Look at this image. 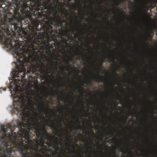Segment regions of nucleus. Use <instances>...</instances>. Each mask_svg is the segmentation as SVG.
<instances>
[{
    "instance_id": "nucleus-1",
    "label": "nucleus",
    "mask_w": 157,
    "mask_h": 157,
    "mask_svg": "<svg viewBox=\"0 0 157 157\" xmlns=\"http://www.w3.org/2000/svg\"><path fill=\"white\" fill-rule=\"evenodd\" d=\"M18 90L16 89L14 98L12 114L21 115L22 121L17 122V125L8 124L7 126L1 125L0 130V157H52L53 155L49 154L53 151L52 148H49L50 145L53 147V143L50 140L48 148L47 146L45 148H41L36 150L35 148L27 145V142L30 144L33 143L30 140L29 131L31 125H33V114L30 112V106L31 105L33 109V112L37 109L33 105L37 106L41 111H47L51 110L45 107V102L36 99L33 102L29 99L28 96L23 94H17Z\"/></svg>"
},
{
    "instance_id": "nucleus-2",
    "label": "nucleus",
    "mask_w": 157,
    "mask_h": 157,
    "mask_svg": "<svg viewBox=\"0 0 157 157\" xmlns=\"http://www.w3.org/2000/svg\"><path fill=\"white\" fill-rule=\"evenodd\" d=\"M38 11L40 13L44 14L41 16L42 21L40 20L41 23L39 24L41 25L39 32L37 31L36 35L31 34V37H29V40L32 41L33 44L31 45L33 51L31 52V55L29 59L31 62L34 63L33 66V70H36V75L41 74V77L44 79L47 78L48 76H50L48 74L50 73L51 71L48 68H47V66L44 62L42 61L47 57L46 55H51V58L55 61H50L53 63L57 69V67L59 66L58 63L59 58L56 55L52 54L51 49L54 50V43H53V45H50V42L52 41L54 37L58 36V31L53 29L52 25L56 27H58L59 32H64L65 30L62 29L61 28L62 26V24L66 22V20L64 18H66V13L64 12V16L62 19L60 15H58L56 17L48 18V17L53 15V10L52 9V13L48 15L46 13V9L43 8H40Z\"/></svg>"
},
{
    "instance_id": "nucleus-3",
    "label": "nucleus",
    "mask_w": 157,
    "mask_h": 157,
    "mask_svg": "<svg viewBox=\"0 0 157 157\" xmlns=\"http://www.w3.org/2000/svg\"><path fill=\"white\" fill-rule=\"evenodd\" d=\"M40 3L39 0H34L30 2L29 6L24 12L26 13V16L21 20V23L18 25L16 22V26L20 28L19 31H15L13 27H11L9 30L10 33H6L5 38L1 40L5 45L9 46L10 48L15 50L17 55V63L18 65H20V63L18 57L22 54L24 57L29 58L31 52L33 50L31 47L33 43L29 40V37H31V34L36 35L37 31H40V29L38 28L41 22L40 20L42 21L41 16L44 15L38 12L40 5L41 6L40 8H43ZM33 64L30 59L26 64V63H24V67L28 73L36 74V70H33Z\"/></svg>"
},
{
    "instance_id": "nucleus-4",
    "label": "nucleus",
    "mask_w": 157,
    "mask_h": 157,
    "mask_svg": "<svg viewBox=\"0 0 157 157\" xmlns=\"http://www.w3.org/2000/svg\"><path fill=\"white\" fill-rule=\"evenodd\" d=\"M33 0H0V40L5 38L6 33H10L11 27L15 31L19 30L16 22L21 24V20L26 16L24 12Z\"/></svg>"
},
{
    "instance_id": "nucleus-5",
    "label": "nucleus",
    "mask_w": 157,
    "mask_h": 157,
    "mask_svg": "<svg viewBox=\"0 0 157 157\" xmlns=\"http://www.w3.org/2000/svg\"><path fill=\"white\" fill-rule=\"evenodd\" d=\"M26 58L24 57L23 55L22 54L18 57L20 65H18V63H17L16 64V69H14L12 71L13 75L12 78L13 82H12L13 85L11 84L8 86V88L9 89L14 90L15 87H17L20 84L21 81L22 80L23 78L25 77L26 74L31 73L27 72L26 69L24 67V63H26V64H27V61L29 60V58Z\"/></svg>"
},
{
    "instance_id": "nucleus-6",
    "label": "nucleus",
    "mask_w": 157,
    "mask_h": 157,
    "mask_svg": "<svg viewBox=\"0 0 157 157\" xmlns=\"http://www.w3.org/2000/svg\"><path fill=\"white\" fill-rule=\"evenodd\" d=\"M42 8L46 9V13L49 14L52 13V9L55 8L57 10H59V7L61 6L62 2H60L59 0H39ZM69 1L71 0H68Z\"/></svg>"
},
{
    "instance_id": "nucleus-7",
    "label": "nucleus",
    "mask_w": 157,
    "mask_h": 157,
    "mask_svg": "<svg viewBox=\"0 0 157 157\" xmlns=\"http://www.w3.org/2000/svg\"><path fill=\"white\" fill-rule=\"evenodd\" d=\"M35 124L36 125V127L34 131V132L37 137H41L42 135L44 134L45 135L47 136L48 133L45 128V125L42 124L40 122H39L38 120L37 119H36V122Z\"/></svg>"
},
{
    "instance_id": "nucleus-8",
    "label": "nucleus",
    "mask_w": 157,
    "mask_h": 157,
    "mask_svg": "<svg viewBox=\"0 0 157 157\" xmlns=\"http://www.w3.org/2000/svg\"><path fill=\"white\" fill-rule=\"evenodd\" d=\"M98 77H95L94 78H92L93 80L96 82H103L105 80V78L103 76H102L101 75H100L99 73H98Z\"/></svg>"
},
{
    "instance_id": "nucleus-9",
    "label": "nucleus",
    "mask_w": 157,
    "mask_h": 157,
    "mask_svg": "<svg viewBox=\"0 0 157 157\" xmlns=\"http://www.w3.org/2000/svg\"><path fill=\"white\" fill-rule=\"evenodd\" d=\"M84 84H81V85L80 86H79V87H78L77 88V89H78V91L79 92H81V93L83 94L85 92L84 91V90L83 89V87L84 86Z\"/></svg>"
},
{
    "instance_id": "nucleus-10",
    "label": "nucleus",
    "mask_w": 157,
    "mask_h": 157,
    "mask_svg": "<svg viewBox=\"0 0 157 157\" xmlns=\"http://www.w3.org/2000/svg\"><path fill=\"white\" fill-rule=\"evenodd\" d=\"M49 127H51L52 128H54L57 131H59L58 128H56L55 125L54 123L52 121H50V122L49 124L48 125Z\"/></svg>"
},
{
    "instance_id": "nucleus-11",
    "label": "nucleus",
    "mask_w": 157,
    "mask_h": 157,
    "mask_svg": "<svg viewBox=\"0 0 157 157\" xmlns=\"http://www.w3.org/2000/svg\"><path fill=\"white\" fill-rule=\"evenodd\" d=\"M76 55L78 56L77 59L79 60L81 59V58L82 59H84V54H82L81 53H77Z\"/></svg>"
},
{
    "instance_id": "nucleus-12",
    "label": "nucleus",
    "mask_w": 157,
    "mask_h": 157,
    "mask_svg": "<svg viewBox=\"0 0 157 157\" xmlns=\"http://www.w3.org/2000/svg\"><path fill=\"white\" fill-rule=\"evenodd\" d=\"M66 34L68 36V38L69 40H71V39H72V34H71L70 33L66 32Z\"/></svg>"
},
{
    "instance_id": "nucleus-13",
    "label": "nucleus",
    "mask_w": 157,
    "mask_h": 157,
    "mask_svg": "<svg viewBox=\"0 0 157 157\" xmlns=\"http://www.w3.org/2000/svg\"><path fill=\"white\" fill-rule=\"evenodd\" d=\"M61 39L63 42L65 44H67V40L66 38H65L64 37H61Z\"/></svg>"
},
{
    "instance_id": "nucleus-14",
    "label": "nucleus",
    "mask_w": 157,
    "mask_h": 157,
    "mask_svg": "<svg viewBox=\"0 0 157 157\" xmlns=\"http://www.w3.org/2000/svg\"><path fill=\"white\" fill-rule=\"evenodd\" d=\"M153 35V32L152 31H150V33L149 34V37H150L151 39H152V36Z\"/></svg>"
},
{
    "instance_id": "nucleus-15",
    "label": "nucleus",
    "mask_w": 157,
    "mask_h": 157,
    "mask_svg": "<svg viewBox=\"0 0 157 157\" xmlns=\"http://www.w3.org/2000/svg\"><path fill=\"white\" fill-rule=\"evenodd\" d=\"M75 29L77 30L78 32L81 33L82 34H84L83 30H80L78 28H76Z\"/></svg>"
},
{
    "instance_id": "nucleus-16",
    "label": "nucleus",
    "mask_w": 157,
    "mask_h": 157,
    "mask_svg": "<svg viewBox=\"0 0 157 157\" xmlns=\"http://www.w3.org/2000/svg\"><path fill=\"white\" fill-rule=\"evenodd\" d=\"M65 61H66V63L68 64V67L70 69H71L72 67H71V66L70 64L69 63V62L68 61V60L67 59H65Z\"/></svg>"
},
{
    "instance_id": "nucleus-17",
    "label": "nucleus",
    "mask_w": 157,
    "mask_h": 157,
    "mask_svg": "<svg viewBox=\"0 0 157 157\" xmlns=\"http://www.w3.org/2000/svg\"><path fill=\"white\" fill-rule=\"evenodd\" d=\"M119 149L120 150V151L122 153H124L125 151L124 149V147H120Z\"/></svg>"
},
{
    "instance_id": "nucleus-18",
    "label": "nucleus",
    "mask_w": 157,
    "mask_h": 157,
    "mask_svg": "<svg viewBox=\"0 0 157 157\" xmlns=\"http://www.w3.org/2000/svg\"><path fill=\"white\" fill-rule=\"evenodd\" d=\"M104 61L103 59H101L100 60V62L99 63L100 66H99V69H101V66L102 65V63Z\"/></svg>"
},
{
    "instance_id": "nucleus-19",
    "label": "nucleus",
    "mask_w": 157,
    "mask_h": 157,
    "mask_svg": "<svg viewBox=\"0 0 157 157\" xmlns=\"http://www.w3.org/2000/svg\"><path fill=\"white\" fill-rule=\"evenodd\" d=\"M74 57H75V56L74 55H72L71 57L70 58V60H73V61H74V63H75V61L74 59Z\"/></svg>"
},
{
    "instance_id": "nucleus-20",
    "label": "nucleus",
    "mask_w": 157,
    "mask_h": 157,
    "mask_svg": "<svg viewBox=\"0 0 157 157\" xmlns=\"http://www.w3.org/2000/svg\"><path fill=\"white\" fill-rule=\"evenodd\" d=\"M57 45H58V47H61L62 46V45L61 44V42H58L57 43Z\"/></svg>"
},
{
    "instance_id": "nucleus-21",
    "label": "nucleus",
    "mask_w": 157,
    "mask_h": 157,
    "mask_svg": "<svg viewBox=\"0 0 157 157\" xmlns=\"http://www.w3.org/2000/svg\"><path fill=\"white\" fill-rule=\"evenodd\" d=\"M120 3L118 1L116 2V5L117 6H119L120 5Z\"/></svg>"
},
{
    "instance_id": "nucleus-22",
    "label": "nucleus",
    "mask_w": 157,
    "mask_h": 157,
    "mask_svg": "<svg viewBox=\"0 0 157 157\" xmlns=\"http://www.w3.org/2000/svg\"><path fill=\"white\" fill-rule=\"evenodd\" d=\"M38 97L41 100H43V97H42L40 96H38Z\"/></svg>"
},
{
    "instance_id": "nucleus-23",
    "label": "nucleus",
    "mask_w": 157,
    "mask_h": 157,
    "mask_svg": "<svg viewBox=\"0 0 157 157\" xmlns=\"http://www.w3.org/2000/svg\"><path fill=\"white\" fill-rule=\"evenodd\" d=\"M58 121V126H59V127H61V125L60 124V122H59V121H58V120H57Z\"/></svg>"
},
{
    "instance_id": "nucleus-24",
    "label": "nucleus",
    "mask_w": 157,
    "mask_h": 157,
    "mask_svg": "<svg viewBox=\"0 0 157 157\" xmlns=\"http://www.w3.org/2000/svg\"><path fill=\"white\" fill-rule=\"evenodd\" d=\"M66 149L67 150L70 151H71H71L70 148H69V147H68L67 148H66Z\"/></svg>"
},
{
    "instance_id": "nucleus-25",
    "label": "nucleus",
    "mask_w": 157,
    "mask_h": 157,
    "mask_svg": "<svg viewBox=\"0 0 157 157\" xmlns=\"http://www.w3.org/2000/svg\"><path fill=\"white\" fill-rule=\"evenodd\" d=\"M77 121L78 123H80L81 122V121H79V119H78L77 120Z\"/></svg>"
},
{
    "instance_id": "nucleus-26",
    "label": "nucleus",
    "mask_w": 157,
    "mask_h": 157,
    "mask_svg": "<svg viewBox=\"0 0 157 157\" xmlns=\"http://www.w3.org/2000/svg\"><path fill=\"white\" fill-rule=\"evenodd\" d=\"M145 40L146 41H147V40H148V38H147V37H145Z\"/></svg>"
},
{
    "instance_id": "nucleus-27",
    "label": "nucleus",
    "mask_w": 157,
    "mask_h": 157,
    "mask_svg": "<svg viewBox=\"0 0 157 157\" xmlns=\"http://www.w3.org/2000/svg\"><path fill=\"white\" fill-rule=\"evenodd\" d=\"M110 59L111 61H113V60H114V59L113 58H110Z\"/></svg>"
},
{
    "instance_id": "nucleus-28",
    "label": "nucleus",
    "mask_w": 157,
    "mask_h": 157,
    "mask_svg": "<svg viewBox=\"0 0 157 157\" xmlns=\"http://www.w3.org/2000/svg\"><path fill=\"white\" fill-rule=\"evenodd\" d=\"M120 127H121V128H123L124 127V126L123 125L121 124L120 125Z\"/></svg>"
},
{
    "instance_id": "nucleus-29",
    "label": "nucleus",
    "mask_w": 157,
    "mask_h": 157,
    "mask_svg": "<svg viewBox=\"0 0 157 157\" xmlns=\"http://www.w3.org/2000/svg\"><path fill=\"white\" fill-rule=\"evenodd\" d=\"M70 155L71 156V154H70ZM72 156H73L74 157H76V156H75V155H72ZM67 157H71V156H67Z\"/></svg>"
},
{
    "instance_id": "nucleus-30",
    "label": "nucleus",
    "mask_w": 157,
    "mask_h": 157,
    "mask_svg": "<svg viewBox=\"0 0 157 157\" xmlns=\"http://www.w3.org/2000/svg\"><path fill=\"white\" fill-rule=\"evenodd\" d=\"M94 135H95V134L94 132V131H92L91 132Z\"/></svg>"
},
{
    "instance_id": "nucleus-31",
    "label": "nucleus",
    "mask_w": 157,
    "mask_h": 157,
    "mask_svg": "<svg viewBox=\"0 0 157 157\" xmlns=\"http://www.w3.org/2000/svg\"><path fill=\"white\" fill-rule=\"evenodd\" d=\"M54 138L56 140H58V137H54Z\"/></svg>"
},
{
    "instance_id": "nucleus-32",
    "label": "nucleus",
    "mask_w": 157,
    "mask_h": 157,
    "mask_svg": "<svg viewBox=\"0 0 157 157\" xmlns=\"http://www.w3.org/2000/svg\"><path fill=\"white\" fill-rule=\"evenodd\" d=\"M111 134L112 135L111 137H112L113 135V132H111Z\"/></svg>"
},
{
    "instance_id": "nucleus-33",
    "label": "nucleus",
    "mask_w": 157,
    "mask_h": 157,
    "mask_svg": "<svg viewBox=\"0 0 157 157\" xmlns=\"http://www.w3.org/2000/svg\"><path fill=\"white\" fill-rule=\"evenodd\" d=\"M91 143L93 145H95L94 143H93V142H92V141L91 142Z\"/></svg>"
},
{
    "instance_id": "nucleus-34",
    "label": "nucleus",
    "mask_w": 157,
    "mask_h": 157,
    "mask_svg": "<svg viewBox=\"0 0 157 157\" xmlns=\"http://www.w3.org/2000/svg\"><path fill=\"white\" fill-rule=\"evenodd\" d=\"M79 25H82L81 23V22H79Z\"/></svg>"
},
{
    "instance_id": "nucleus-35",
    "label": "nucleus",
    "mask_w": 157,
    "mask_h": 157,
    "mask_svg": "<svg viewBox=\"0 0 157 157\" xmlns=\"http://www.w3.org/2000/svg\"><path fill=\"white\" fill-rule=\"evenodd\" d=\"M52 69L53 70H54V67H52Z\"/></svg>"
},
{
    "instance_id": "nucleus-36",
    "label": "nucleus",
    "mask_w": 157,
    "mask_h": 157,
    "mask_svg": "<svg viewBox=\"0 0 157 157\" xmlns=\"http://www.w3.org/2000/svg\"><path fill=\"white\" fill-rule=\"evenodd\" d=\"M43 119L44 120H45V117H44V116L43 117Z\"/></svg>"
},
{
    "instance_id": "nucleus-37",
    "label": "nucleus",
    "mask_w": 157,
    "mask_h": 157,
    "mask_svg": "<svg viewBox=\"0 0 157 157\" xmlns=\"http://www.w3.org/2000/svg\"><path fill=\"white\" fill-rule=\"evenodd\" d=\"M61 56L60 54L58 55V57H61Z\"/></svg>"
},
{
    "instance_id": "nucleus-38",
    "label": "nucleus",
    "mask_w": 157,
    "mask_h": 157,
    "mask_svg": "<svg viewBox=\"0 0 157 157\" xmlns=\"http://www.w3.org/2000/svg\"><path fill=\"white\" fill-rule=\"evenodd\" d=\"M62 98H63L62 97H60V99H62Z\"/></svg>"
},
{
    "instance_id": "nucleus-39",
    "label": "nucleus",
    "mask_w": 157,
    "mask_h": 157,
    "mask_svg": "<svg viewBox=\"0 0 157 157\" xmlns=\"http://www.w3.org/2000/svg\"><path fill=\"white\" fill-rule=\"evenodd\" d=\"M89 83L90 84L91 83V82L90 81H89Z\"/></svg>"
},
{
    "instance_id": "nucleus-40",
    "label": "nucleus",
    "mask_w": 157,
    "mask_h": 157,
    "mask_svg": "<svg viewBox=\"0 0 157 157\" xmlns=\"http://www.w3.org/2000/svg\"><path fill=\"white\" fill-rule=\"evenodd\" d=\"M116 75H117L118 74H117V73L116 74V73H114V76H115Z\"/></svg>"
},
{
    "instance_id": "nucleus-41",
    "label": "nucleus",
    "mask_w": 157,
    "mask_h": 157,
    "mask_svg": "<svg viewBox=\"0 0 157 157\" xmlns=\"http://www.w3.org/2000/svg\"><path fill=\"white\" fill-rule=\"evenodd\" d=\"M1 91H2L1 89L0 88V92L1 93Z\"/></svg>"
},
{
    "instance_id": "nucleus-42",
    "label": "nucleus",
    "mask_w": 157,
    "mask_h": 157,
    "mask_svg": "<svg viewBox=\"0 0 157 157\" xmlns=\"http://www.w3.org/2000/svg\"><path fill=\"white\" fill-rule=\"evenodd\" d=\"M118 10H120V8L119 7L118 8Z\"/></svg>"
},
{
    "instance_id": "nucleus-43",
    "label": "nucleus",
    "mask_w": 157,
    "mask_h": 157,
    "mask_svg": "<svg viewBox=\"0 0 157 157\" xmlns=\"http://www.w3.org/2000/svg\"><path fill=\"white\" fill-rule=\"evenodd\" d=\"M46 144H48V143L46 142Z\"/></svg>"
},
{
    "instance_id": "nucleus-44",
    "label": "nucleus",
    "mask_w": 157,
    "mask_h": 157,
    "mask_svg": "<svg viewBox=\"0 0 157 157\" xmlns=\"http://www.w3.org/2000/svg\"><path fill=\"white\" fill-rule=\"evenodd\" d=\"M75 51V52H78V51H76V50Z\"/></svg>"
},
{
    "instance_id": "nucleus-45",
    "label": "nucleus",
    "mask_w": 157,
    "mask_h": 157,
    "mask_svg": "<svg viewBox=\"0 0 157 157\" xmlns=\"http://www.w3.org/2000/svg\"><path fill=\"white\" fill-rule=\"evenodd\" d=\"M109 57V56H106V57Z\"/></svg>"
},
{
    "instance_id": "nucleus-46",
    "label": "nucleus",
    "mask_w": 157,
    "mask_h": 157,
    "mask_svg": "<svg viewBox=\"0 0 157 157\" xmlns=\"http://www.w3.org/2000/svg\"><path fill=\"white\" fill-rule=\"evenodd\" d=\"M47 102H48V103H49V101H47Z\"/></svg>"
},
{
    "instance_id": "nucleus-47",
    "label": "nucleus",
    "mask_w": 157,
    "mask_h": 157,
    "mask_svg": "<svg viewBox=\"0 0 157 157\" xmlns=\"http://www.w3.org/2000/svg\"><path fill=\"white\" fill-rule=\"evenodd\" d=\"M126 121H125V122H124V124H126Z\"/></svg>"
},
{
    "instance_id": "nucleus-48",
    "label": "nucleus",
    "mask_w": 157,
    "mask_h": 157,
    "mask_svg": "<svg viewBox=\"0 0 157 157\" xmlns=\"http://www.w3.org/2000/svg\"><path fill=\"white\" fill-rule=\"evenodd\" d=\"M75 35V36H76V34H75V35Z\"/></svg>"
},
{
    "instance_id": "nucleus-49",
    "label": "nucleus",
    "mask_w": 157,
    "mask_h": 157,
    "mask_svg": "<svg viewBox=\"0 0 157 157\" xmlns=\"http://www.w3.org/2000/svg\"><path fill=\"white\" fill-rule=\"evenodd\" d=\"M64 68V67L63 66V67H62V68H63H63Z\"/></svg>"
},
{
    "instance_id": "nucleus-50",
    "label": "nucleus",
    "mask_w": 157,
    "mask_h": 157,
    "mask_svg": "<svg viewBox=\"0 0 157 157\" xmlns=\"http://www.w3.org/2000/svg\"><path fill=\"white\" fill-rule=\"evenodd\" d=\"M62 35L63 36V33H62Z\"/></svg>"
},
{
    "instance_id": "nucleus-51",
    "label": "nucleus",
    "mask_w": 157,
    "mask_h": 157,
    "mask_svg": "<svg viewBox=\"0 0 157 157\" xmlns=\"http://www.w3.org/2000/svg\"><path fill=\"white\" fill-rule=\"evenodd\" d=\"M60 63H62V62H60Z\"/></svg>"
},
{
    "instance_id": "nucleus-52",
    "label": "nucleus",
    "mask_w": 157,
    "mask_h": 157,
    "mask_svg": "<svg viewBox=\"0 0 157 157\" xmlns=\"http://www.w3.org/2000/svg\"><path fill=\"white\" fill-rule=\"evenodd\" d=\"M122 12H123V13L124 12H123V10H122Z\"/></svg>"
},
{
    "instance_id": "nucleus-53",
    "label": "nucleus",
    "mask_w": 157,
    "mask_h": 157,
    "mask_svg": "<svg viewBox=\"0 0 157 157\" xmlns=\"http://www.w3.org/2000/svg\"><path fill=\"white\" fill-rule=\"evenodd\" d=\"M77 21H78H78H77Z\"/></svg>"
},
{
    "instance_id": "nucleus-54",
    "label": "nucleus",
    "mask_w": 157,
    "mask_h": 157,
    "mask_svg": "<svg viewBox=\"0 0 157 157\" xmlns=\"http://www.w3.org/2000/svg\"><path fill=\"white\" fill-rule=\"evenodd\" d=\"M62 106L63 107V106H64L63 105H62Z\"/></svg>"
},
{
    "instance_id": "nucleus-55",
    "label": "nucleus",
    "mask_w": 157,
    "mask_h": 157,
    "mask_svg": "<svg viewBox=\"0 0 157 157\" xmlns=\"http://www.w3.org/2000/svg\"><path fill=\"white\" fill-rule=\"evenodd\" d=\"M146 12H145V13L144 14H146Z\"/></svg>"
},
{
    "instance_id": "nucleus-56",
    "label": "nucleus",
    "mask_w": 157,
    "mask_h": 157,
    "mask_svg": "<svg viewBox=\"0 0 157 157\" xmlns=\"http://www.w3.org/2000/svg\"><path fill=\"white\" fill-rule=\"evenodd\" d=\"M115 157H116V156H115Z\"/></svg>"
},
{
    "instance_id": "nucleus-57",
    "label": "nucleus",
    "mask_w": 157,
    "mask_h": 157,
    "mask_svg": "<svg viewBox=\"0 0 157 157\" xmlns=\"http://www.w3.org/2000/svg\"><path fill=\"white\" fill-rule=\"evenodd\" d=\"M79 1V0H78Z\"/></svg>"
}]
</instances>
